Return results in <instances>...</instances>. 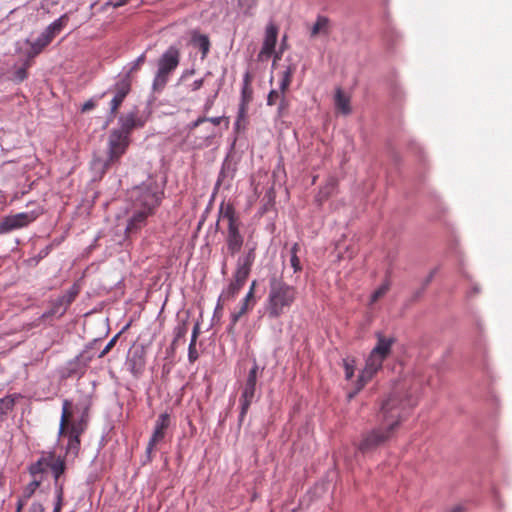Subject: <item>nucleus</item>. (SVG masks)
I'll use <instances>...</instances> for the list:
<instances>
[{
	"mask_svg": "<svg viewBox=\"0 0 512 512\" xmlns=\"http://www.w3.org/2000/svg\"><path fill=\"white\" fill-rule=\"evenodd\" d=\"M414 405L412 399L403 398L399 392H393L381 403L377 414L379 426L362 435L358 450L363 454L370 453L389 441L401 423L405 409Z\"/></svg>",
	"mask_w": 512,
	"mask_h": 512,
	"instance_id": "1",
	"label": "nucleus"
},
{
	"mask_svg": "<svg viewBox=\"0 0 512 512\" xmlns=\"http://www.w3.org/2000/svg\"><path fill=\"white\" fill-rule=\"evenodd\" d=\"M296 287L286 283L282 277L269 278L268 295L264 303L265 314L269 319H278L286 313L296 300Z\"/></svg>",
	"mask_w": 512,
	"mask_h": 512,
	"instance_id": "2",
	"label": "nucleus"
},
{
	"mask_svg": "<svg viewBox=\"0 0 512 512\" xmlns=\"http://www.w3.org/2000/svg\"><path fill=\"white\" fill-rule=\"evenodd\" d=\"M377 344L368 356L365 367L360 372L356 381V388L349 392L347 397L351 400L355 395L363 389V387L373 378V376L381 369L386 357L390 354L391 347L395 342L393 337H386L381 333H377Z\"/></svg>",
	"mask_w": 512,
	"mask_h": 512,
	"instance_id": "3",
	"label": "nucleus"
},
{
	"mask_svg": "<svg viewBox=\"0 0 512 512\" xmlns=\"http://www.w3.org/2000/svg\"><path fill=\"white\" fill-rule=\"evenodd\" d=\"M164 185L159 184L154 177H149L140 185L133 187L129 191V199L132 203V209H142L154 213L160 205L163 197Z\"/></svg>",
	"mask_w": 512,
	"mask_h": 512,
	"instance_id": "4",
	"label": "nucleus"
},
{
	"mask_svg": "<svg viewBox=\"0 0 512 512\" xmlns=\"http://www.w3.org/2000/svg\"><path fill=\"white\" fill-rule=\"evenodd\" d=\"M220 219L227 221L225 244L228 254L233 257L241 251L244 245V234L242 233L243 223L231 203H221L219 207V217L216 223L217 226L219 225Z\"/></svg>",
	"mask_w": 512,
	"mask_h": 512,
	"instance_id": "5",
	"label": "nucleus"
},
{
	"mask_svg": "<svg viewBox=\"0 0 512 512\" xmlns=\"http://www.w3.org/2000/svg\"><path fill=\"white\" fill-rule=\"evenodd\" d=\"M131 139L113 129L110 131L107 141V158H96L92 162V169L103 176L113 165L120 163L121 157L126 153Z\"/></svg>",
	"mask_w": 512,
	"mask_h": 512,
	"instance_id": "6",
	"label": "nucleus"
},
{
	"mask_svg": "<svg viewBox=\"0 0 512 512\" xmlns=\"http://www.w3.org/2000/svg\"><path fill=\"white\" fill-rule=\"evenodd\" d=\"M181 53L177 46H169L157 60V71L152 82L155 92L162 91L169 81L170 76L180 63Z\"/></svg>",
	"mask_w": 512,
	"mask_h": 512,
	"instance_id": "7",
	"label": "nucleus"
},
{
	"mask_svg": "<svg viewBox=\"0 0 512 512\" xmlns=\"http://www.w3.org/2000/svg\"><path fill=\"white\" fill-rule=\"evenodd\" d=\"M47 468L51 470L55 487H58L59 478L66 470L65 456L57 455L54 450L42 451L40 458L29 465L28 471L33 478H39Z\"/></svg>",
	"mask_w": 512,
	"mask_h": 512,
	"instance_id": "8",
	"label": "nucleus"
},
{
	"mask_svg": "<svg viewBox=\"0 0 512 512\" xmlns=\"http://www.w3.org/2000/svg\"><path fill=\"white\" fill-rule=\"evenodd\" d=\"M296 71V64L290 63L285 70L281 73V80L279 83V89H271L267 96V105L274 106L276 101L280 100V105L277 106L276 117L283 118L287 115L290 101L286 96L289 86L292 82V76Z\"/></svg>",
	"mask_w": 512,
	"mask_h": 512,
	"instance_id": "9",
	"label": "nucleus"
},
{
	"mask_svg": "<svg viewBox=\"0 0 512 512\" xmlns=\"http://www.w3.org/2000/svg\"><path fill=\"white\" fill-rule=\"evenodd\" d=\"M99 340L95 339L88 343L83 351L79 353L75 358L68 361L65 367V376L72 377L75 375L84 374L88 364L96 357L95 349L98 345Z\"/></svg>",
	"mask_w": 512,
	"mask_h": 512,
	"instance_id": "10",
	"label": "nucleus"
},
{
	"mask_svg": "<svg viewBox=\"0 0 512 512\" xmlns=\"http://www.w3.org/2000/svg\"><path fill=\"white\" fill-rule=\"evenodd\" d=\"M132 81L129 76H118L114 85L109 89L110 92L114 93V96L110 102L109 118L115 117L117 110L123 103L126 96L131 91Z\"/></svg>",
	"mask_w": 512,
	"mask_h": 512,
	"instance_id": "11",
	"label": "nucleus"
},
{
	"mask_svg": "<svg viewBox=\"0 0 512 512\" xmlns=\"http://www.w3.org/2000/svg\"><path fill=\"white\" fill-rule=\"evenodd\" d=\"M256 249V243H246L245 250L236 260V267L233 275L247 280L256 260Z\"/></svg>",
	"mask_w": 512,
	"mask_h": 512,
	"instance_id": "12",
	"label": "nucleus"
},
{
	"mask_svg": "<svg viewBox=\"0 0 512 512\" xmlns=\"http://www.w3.org/2000/svg\"><path fill=\"white\" fill-rule=\"evenodd\" d=\"M38 216L39 214L35 211L21 212L6 216L0 222V234H6L13 230L24 228L34 222Z\"/></svg>",
	"mask_w": 512,
	"mask_h": 512,
	"instance_id": "13",
	"label": "nucleus"
},
{
	"mask_svg": "<svg viewBox=\"0 0 512 512\" xmlns=\"http://www.w3.org/2000/svg\"><path fill=\"white\" fill-rule=\"evenodd\" d=\"M169 425L170 415L168 413L160 414L155 422L153 433L146 447V455L148 461H151L152 459V452L155 446L164 440L166 429L169 427Z\"/></svg>",
	"mask_w": 512,
	"mask_h": 512,
	"instance_id": "14",
	"label": "nucleus"
},
{
	"mask_svg": "<svg viewBox=\"0 0 512 512\" xmlns=\"http://www.w3.org/2000/svg\"><path fill=\"white\" fill-rule=\"evenodd\" d=\"M146 364L145 348L142 345H133L127 354L125 365L127 369L134 375L139 376Z\"/></svg>",
	"mask_w": 512,
	"mask_h": 512,
	"instance_id": "15",
	"label": "nucleus"
},
{
	"mask_svg": "<svg viewBox=\"0 0 512 512\" xmlns=\"http://www.w3.org/2000/svg\"><path fill=\"white\" fill-rule=\"evenodd\" d=\"M154 213L142 210V209H132V214L127 221V225L125 228V235L127 238H132L137 235L143 227L146 226L147 220Z\"/></svg>",
	"mask_w": 512,
	"mask_h": 512,
	"instance_id": "16",
	"label": "nucleus"
},
{
	"mask_svg": "<svg viewBox=\"0 0 512 512\" xmlns=\"http://www.w3.org/2000/svg\"><path fill=\"white\" fill-rule=\"evenodd\" d=\"M118 124L119 127L113 128V130L122 133V135H126L128 136V138H130L132 131L135 128L143 127L145 122L138 116L137 110H133L125 115H121L118 118Z\"/></svg>",
	"mask_w": 512,
	"mask_h": 512,
	"instance_id": "17",
	"label": "nucleus"
},
{
	"mask_svg": "<svg viewBox=\"0 0 512 512\" xmlns=\"http://www.w3.org/2000/svg\"><path fill=\"white\" fill-rule=\"evenodd\" d=\"M255 391L256 383L246 381L240 397V414L238 419L239 426L242 425L244 418L249 410V407L253 402Z\"/></svg>",
	"mask_w": 512,
	"mask_h": 512,
	"instance_id": "18",
	"label": "nucleus"
},
{
	"mask_svg": "<svg viewBox=\"0 0 512 512\" xmlns=\"http://www.w3.org/2000/svg\"><path fill=\"white\" fill-rule=\"evenodd\" d=\"M277 33L278 29L275 25L269 24L266 27L265 38L260 53L258 55V58L260 60H263L264 57H269L274 52L277 41Z\"/></svg>",
	"mask_w": 512,
	"mask_h": 512,
	"instance_id": "19",
	"label": "nucleus"
},
{
	"mask_svg": "<svg viewBox=\"0 0 512 512\" xmlns=\"http://www.w3.org/2000/svg\"><path fill=\"white\" fill-rule=\"evenodd\" d=\"M256 301L251 298L250 295H245V297L241 300L239 310L231 313V322L227 328L228 333H233L234 326L240 320V318L246 314L250 309L253 308Z\"/></svg>",
	"mask_w": 512,
	"mask_h": 512,
	"instance_id": "20",
	"label": "nucleus"
},
{
	"mask_svg": "<svg viewBox=\"0 0 512 512\" xmlns=\"http://www.w3.org/2000/svg\"><path fill=\"white\" fill-rule=\"evenodd\" d=\"M246 280L233 275V280L224 288L219 296V302H227L233 300L243 288Z\"/></svg>",
	"mask_w": 512,
	"mask_h": 512,
	"instance_id": "21",
	"label": "nucleus"
},
{
	"mask_svg": "<svg viewBox=\"0 0 512 512\" xmlns=\"http://www.w3.org/2000/svg\"><path fill=\"white\" fill-rule=\"evenodd\" d=\"M191 44L201 51V59H205L210 51L211 43L209 37L193 31L191 35Z\"/></svg>",
	"mask_w": 512,
	"mask_h": 512,
	"instance_id": "22",
	"label": "nucleus"
},
{
	"mask_svg": "<svg viewBox=\"0 0 512 512\" xmlns=\"http://www.w3.org/2000/svg\"><path fill=\"white\" fill-rule=\"evenodd\" d=\"M334 104L337 110L343 115H349L352 112L350 97L346 95L341 88H337L334 97Z\"/></svg>",
	"mask_w": 512,
	"mask_h": 512,
	"instance_id": "23",
	"label": "nucleus"
},
{
	"mask_svg": "<svg viewBox=\"0 0 512 512\" xmlns=\"http://www.w3.org/2000/svg\"><path fill=\"white\" fill-rule=\"evenodd\" d=\"M51 42L52 39L47 35L45 31H43L35 41L29 42V40H27V43H29L31 47L29 56L33 57L38 55Z\"/></svg>",
	"mask_w": 512,
	"mask_h": 512,
	"instance_id": "24",
	"label": "nucleus"
},
{
	"mask_svg": "<svg viewBox=\"0 0 512 512\" xmlns=\"http://www.w3.org/2000/svg\"><path fill=\"white\" fill-rule=\"evenodd\" d=\"M68 307L69 306L64 302L61 296H59L55 300L51 301L50 310L44 312L41 318L45 319L48 317H52L54 315H58L59 317H61L62 315H64Z\"/></svg>",
	"mask_w": 512,
	"mask_h": 512,
	"instance_id": "25",
	"label": "nucleus"
},
{
	"mask_svg": "<svg viewBox=\"0 0 512 512\" xmlns=\"http://www.w3.org/2000/svg\"><path fill=\"white\" fill-rule=\"evenodd\" d=\"M68 22V16L66 14L62 15L55 21H53L50 25L45 28V32L47 35L53 40L56 35H58L62 29L66 26Z\"/></svg>",
	"mask_w": 512,
	"mask_h": 512,
	"instance_id": "26",
	"label": "nucleus"
},
{
	"mask_svg": "<svg viewBox=\"0 0 512 512\" xmlns=\"http://www.w3.org/2000/svg\"><path fill=\"white\" fill-rule=\"evenodd\" d=\"M68 22V16L66 14L62 15L55 21H53L50 25L45 28V32L47 35L53 40L56 35H58L62 29L66 26Z\"/></svg>",
	"mask_w": 512,
	"mask_h": 512,
	"instance_id": "27",
	"label": "nucleus"
},
{
	"mask_svg": "<svg viewBox=\"0 0 512 512\" xmlns=\"http://www.w3.org/2000/svg\"><path fill=\"white\" fill-rule=\"evenodd\" d=\"M320 33L325 35L329 33V19L321 15L317 17L316 22L313 24L310 31V37L314 38Z\"/></svg>",
	"mask_w": 512,
	"mask_h": 512,
	"instance_id": "28",
	"label": "nucleus"
},
{
	"mask_svg": "<svg viewBox=\"0 0 512 512\" xmlns=\"http://www.w3.org/2000/svg\"><path fill=\"white\" fill-rule=\"evenodd\" d=\"M81 433V430H78L75 426L72 427L69 441L67 444V454L72 453L76 455L80 448V438L79 435Z\"/></svg>",
	"mask_w": 512,
	"mask_h": 512,
	"instance_id": "29",
	"label": "nucleus"
},
{
	"mask_svg": "<svg viewBox=\"0 0 512 512\" xmlns=\"http://www.w3.org/2000/svg\"><path fill=\"white\" fill-rule=\"evenodd\" d=\"M187 332H188V322L187 321L179 322L175 326V328L173 330L174 338L171 343L172 350L176 349L179 341L186 336Z\"/></svg>",
	"mask_w": 512,
	"mask_h": 512,
	"instance_id": "30",
	"label": "nucleus"
},
{
	"mask_svg": "<svg viewBox=\"0 0 512 512\" xmlns=\"http://www.w3.org/2000/svg\"><path fill=\"white\" fill-rule=\"evenodd\" d=\"M15 399V395H8L0 399V422L3 421L5 416L13 409Z\"/></svg>",
	"mask_w": 512,
	"mask_h": 512,
	"instance_id": "31",
	"label": "nucleus"
},
{
	"mask_svg": "<svg viewBox=\"0 0 512 512\" xmlns=\"http://www.w3.org/2000/svg\"><path fill=\"white\" fill-rule=\"evenodd\" d=\"M42 479L43 477L33 478V480L24 487L22 496L25 500H28L33 496L35 491L41 485Z\"/></svg>",
	"mask_w": 512,
	"mask_h": 512,
	"instance_id": "32",
	"label": "nucleus"
},
{
	"mask_svg": "<svg viewBox=\"0 0 512 512\" xmlns=\"http://www.w3.org/2000/svg\"><path fill=\"white\" fill-rule=\"evenodd\" d=\"M391 282L389 279H386L371 295L370 303L373 304L377 302L381 297H383L390 289Z\"/></svg>",
	"mask_w": 512,
	"mask_h": 512,
	"instance_id": "33",
	"label": "nucleus"
},
{
	"mask_svg": "<svg viewBox=\"0 0 512 512\" xmlns=\"http://www.w3.org/2000/svg\"><path fill=\"white\" fill-rule=\"evenodd\" d=\"M145 60L146 54L142 53L132 63H130L128 70L122 76H129V78L132 79V74L136 73L140 69L141 65L144 64Z\"/></svg>",
	"mask_w": 512,
	"mask_h": 512,
	"instance_id": "34",
	"label": "nucleus"
},
{
	"mask_svg": "<svg viewBox=\"0 0 512 512\" xmlns=\"http://www.w3.org/2000/svg\"><path fill=\"white\" fill-rule=\"evenodd\" d=\"M298 251H299V244L294 243L290 249V253H291L290 264L295 273L300 272L302 270L300 260L297 256Z\"/></svg>",
	"mask_w": 512,
	"mask_h": 512,
	"instance_id": "35",
	"label": "nucleus"
},
{
	"mask_svg": "<svg viewBox=\"0 0 512 512\" xmlns=\"http://www.w3.org/2000/svg\"><path fill=\"white\" fill-rule=\"evenodd\" d=\"M72 403L69 400L63 401V407H62V415L60 420V427H59V435H62L64 432L65 425L67 423L68 417H69V409L71 407Z\"/></svg>",
	"mask_w": 512,
	"mask_h": 512,
	"instance_id": "36",
	"label": "nucleus"
},
{
	"mask_svg": "<svg viewBox=\"0 0 512 512\" xmlns=\"http://www.w3.org/2000/svg\"><path fill=\"white\" fill-rule=\"evenodd\" d=\"M78 294H79V287L76 284H74L63 295H61V298L64 300V302L68 306H70Z\"/></svg>",
	"mask_w": 512,
	"mask_h": 512,
	"instance_id": "37",
	"label": "nucleus"
},
{
	"mask_svg": "<svg viewBox=\"0 0 512 512\" xmlns=\"http://www.w3.org/2000/svg\"><path fill=\"white\" fill-rule=\"evenodd\" d=\"M343 366H344V372H345V378L347 380H350L355 371V361L354 359L346 358L343 359Z\"/></svg>",
	"mask_w": 512,
	"mask_h": 512,
	"instance_id": "38",
	"label": "nucleus"
},
{
	"mask_svg": "<svg viewBox=\"0 0 512 512\" xmlns=\"http://www.w3.org/2000/svg\"><path fill=\"white\" fill-rule=\"evenodd\" d=\"M247 110H248L247 104H241V103L239 104L237 120L235 122L236 129H239L241 121H244L246 119Z\"/></svg>",
	"mask_w": 512,
	"mask_h": 512,
	"instance_id": "39",
	"label": "nucleus"
},
{
	"mask_svg": "<svg viewBox=\"0 0 512 512\" xmlns=\"http://www.w3.org/2000/svg\"><path fill=\"white\" fill-rule=\"evenodd\" d=\"M27 76V65L25 64L22 67H19L15 70L13 80L16 82H22L27 78Z\"/></svg>",
	"mask_w": 512,
	"mask_h": 512,
	"instance_id": "40",
	"label": "nucleus"
},
{
	"mask_svg": "<svg viewBox=\"0 0 512 512\" xmlns=\"http://www.w3.org/2000/svg\"><path fill=\"white\" fill-rule=\"evenodd\" d=\"M251 99H252V89L250 87H247V85H243V87L241 89L240 103L249 105Z\"/></svg>",
	"mask_w": 512,
	"mask_h": 512,
	"instance_id": "41",
	"label": "nucleus"
},
{
	"mask_svg": "<svg viewBox=\"0 0 512 512\" xmlns=\"http://www.w3.org/2000/svg\"><path fill=\"white\" fill-rule=\"evenodd\" d=\"M120 333L116 334L114 337L110 339V341L106 344L103 350L97 355L98 358H103L106 354H108L111 349L115 346L117 339Z\"/></svg>",
	"mask_w": 512,
	"mask_h": 512,
	"instance_id": "42",
	"label": "nucleus"
},
{
	"mask_svg": "<svg viewBox=\"0 0 512 512\" xmlns=\"http://www.w3.org/2000/svg\"><path fill=\"white\" fill-rule=\"evenodd\" d=\"M55 488H56L57 501L55 503L53 512H61L62 499H63V487H62V485H58V487H55Z\"/></svg>",
	"mask_w": 512,
	"mask_h": 512,
	"instance_id": "43",
	"label": "nucleus"
},
{
	"mask_svg": "<svg viewBox=\"0 0 512 512\" xmlns=\"http://www.w3.org/2000/svg\"><path fill=\"white\" fill-rule=\"evenodd\" d=\"M199 357V354L196 349V342L190 341L188 347V360L190 363H194Z\"/></svg>",
	"mask_w": 512,
	"mask_h": 512,
	"instance_id": "44",
	"label": "nucleus"
},
{
	"mask_svg": "<svg viewBox=\"0 0 512 512\" xmlns=\"http://www.w3.org/2000/svg\"><path fill=\"white\" fill-rule=\"evenodd\" d=\"M257 0H238L239 6L247 14L256 6Z\"/></svg>",
	"mask_w": 512,
	"mask_h": 512,
	"instance_id": "45",
	"label": "nucleus"
},
{
	"mask_svg": "<svg viewBox=\"0 0 512 512\" xmlns=\"http://www.w3.org/2000/svg\"><path fill=\"white\" fill-rule=\"evenodd\" d=\"M218 91H216L213 95L207 97L205 100V103L203 105V112L206 114L210 111V109L213 107L215 99L217 98Z\"/></svg>",
	"mask_w": 512,
	"mask_h": 512,
	"instance_id": "46",
	"label": "nucleus"
},
{
	"mask_svg": "<svg viewBox=\"0 0 512 512\" xmlns=\"http://www.w3.org/2000/svg\"><path fill=\"white\" fill-rule=\"evenodd\" d=\"M258 371H259V367H258L257 363L254 362L253 366L251 367V369L248 373V377H247L246 381L256 383L257 377H258Z\"/></svg>",
	"mask_w": 512,
	"mask_h": 512,
	"instance_id": "47",
	"label": "nucleus"
},
{
	"mask_svg": "<svg viewBox=\"0 0 512 512\" xmlns=\"http://www.w3.org/2000/svg\"><path fill=\"white\" fill-rule=\"evenodd\" d=\"M436 271L437 269H433L428 275L427 277L423 280V284H422V288L421 290L417 293V296L421 295V293L426 289V287L432 282L435 274H436Z\"/></svg>",
	"mask_w": 512,
	"mask_h": 512,
	"instance_id": "48",
	"label": "nucleus"
},
{
	"mask_svg": "<svg viewBox=\"0 0 512 512\" xmlns=\"http://www.w3.org/2000/svg\"><path fill=\"white\" fill-rule=\"evenodd\" d=\"M206 122V116H200L195 121L188 124L187 128L189 131H193L195 128H197L202 123Z\"/></svg>",
	"mask_w": 512,
	"mask_h": 512,
	"instance_id": "49",
	"label": "nucleus"
},
{
	"mask_svg": "<svg viewBox=\"0 0 512 512\" xmlns=\"http://www.w3.org/2000/svg\"><path fill=\"white\" fill-rule=\"evenodd\" d=\"M204 85V78L197 79L191 83L188 88L190 91H198Z\"/></svg>",
	"mask_w": 512,
	"mask_h": 512,
	"instance_id": "50",
	"label": "nucleus"
},
{
	"mask_svg": "<svg viewBox=\"0 0 512 512\" xmlns=\"http://www.w3.org/2000/svg\"><path fill=\"white\" fill-rule=\"evenodd\" d=\"M29 512H45V509L41 503L34 502L31 504Z\"/></svg>",
	"mask_w": 512,
	"mask_h": 512,
	"instance_id": "51",
	"label": "nucleus"
},
{
	"mask_svg": "<svg viewBox=\"0 0 512 512\" xmlns=\"http://www.w3.org/2000/svg\"><path fill=\"white\" fill-rule=\"evenodd\" d=\"M95 105L96 104H95L94 100H92V99L86 101L82 106V112L92 110L95 107Z\"/></svg>",
	"mask_w": 512,
	"mask_h": 512,
	"instance_id": "52",
	"label": "nucleus"
},
{
	"mask_svg": "<svg viewBox=\"0 0 512 512\" xmlns=\"http://www.w3.org/2000/svg\"><path fill=\"white\" fill-rule=\"evenodd\" d=\"M199 333H200V325H199V323H196L193 327L192 336H191L190 341L196 342Z\"/></svg>",
	"mask_w": 512,
	"mask_h": 512,
	"instance_id": "53",
	"label": "nucleus"
},
{
	"mask_svg": "<svg viewBox=\"0 0 512 512\" xmlns=\"http://www.w3.org/2000/svg\"><path fill=\"white\" fill-rule=\"evenodd\" d=\"M206 122H210L213 125L218 126L222 122V117L221 116H218V117H206Z\"/></svg>",
	"mask_w": 512,
	"mask_h": 512,
	"instance_id": "54",
	"label": "nucleus"
},
{
	"mask_svg": "<svg viewBox=\"0 0 512 512\" xmlns=\"http://www.w3.org/2000/svg\"><path fill=\"white\" fill-rule=\"evenodd\" d=\"M256 286H257V281L253 280L246 295H250L251 298L255 299L254 294H255Z\"/></svg>",
	"mask_w": 512,
	"mask_h": 512,
	"instance_id": "55",
	"label": "nucleus"
},
{
	"mask_svg": "<svg viewBox=\"0 0 512 512\" xmlns=\"http://www.w3.org/2000/svg\"><path fill=\"white\" fill-rule=\"evenodd\" d=\"M26 502H27V500H25L23 498V496L21 498H19L16 503V511L22 512L23 507L25 506Z\"/></svg>",
	"mask_w": 512,
	"mask_h": 512,
	"instance_id": "56",
	"label": "nucleus"
},
{
	"mask_svg": "<svg viewBox=\"0 0 512 512\" xmlns=\"http://www.w3.org/2000/svg\"><path fill=\"white\" fill-rule=\"evenodd\" d=\"M51 250V246H46L44 249H42L39 253L40 258L46 257Z\"/></svg>",
	"mask_w": 512,
	"mask_h": 512,
	"instance_id": "57",
	"label": "nucleus"
},
{
	"mask_svg": "<svg viewBox=\"0 0 512 512\" xmlns=\"http://www.w3.org/2000/svg\"><path fill=\"white\" fill-rule=\"evenodd\" d=\"M129 0H116L115 2L111 3L113 7L118 8L121 6H124Z\"/></svg>",
	"mask_w": 512,
	"mask_h": 512,
	"instance_id": "58",
	"label": "nucleus"
},
{
	"mask_svg": "<svg viewBox=\"0 0 512 512\" xmlns=\"http://www.w3.org/2000/svg\"><path fill=\"white\" fill-rule=\"evenodd\" d=\"M195 73V70L194 69H189V70H186L183 72L182 76H181V79H184L188 76H191Z\"/></svg>",
	"mask_w": 512,
	"mask_h": 512,
	"instance_id": "59",
	"label": "nucleus"
},
{
	"mask_svg": "<svg viewBox=\"0 0 512 512\" xmlns=\"http://www.w3.org/2000/svg\"><path fill=\"white\" fill-rule=\"evenodd\" d=\"M223 303L224 302H219V300L217 301V305L215 307V311H214V314L216 315L218 312L220 313L222 310H223Z\"/></svg>",
	"mask_w": 512,
	"mask_h": 512,
	"instance_id": "60",
	"label": "nucleus"
},
{
	"mask_svg": "<svg viewBox=\"0 0 512 512\" xmlns=\"http://www.w3.org/2000/svg\"><path fill=\"white\" fill-rule=\"evenodd\" d=\"M464 511V507L462 505H456L455 507H453L451 509L450 512H463Z\"/></svg>",
	"mask_w": 512,
	"mask_h": 512,
	"instance_id": "61",
	"label": "nucleus"
},
{
	"mask_svg": "<svg viewBox=\"0 0 512 512\" xmlns=\"http://www.w3.org/2000/svg\"><path fill=\"white\" fill-rule=\"evenodd\" d=\"M249 83H250V75H249V73L247 72V73L244 75V83H243V85H247V87H250V86H249Z\"/></svg>",
	"mask_w": 512,
	"mask_h": 512,
	"instance_id": "62",
	"label": "nucleus"
},
{
	"mask_svg": "<svg viewBox=\"0 0 512 512\" xmlns=\"http://www.w3.org/2000/svg\"><path fill=\"white\" fill-rule=\"evenodd\" d=\"M226 268H227V264H226V262H223L222 269H221V272H222L223 275L226 274Z\"/></svg>",
	"mask_w": 512,
	"mask_h": 512,
	"instance_id": "63",
	"label": "nucleus"
},
{
	"mask_svg": "<svg viewBox=\"0 0 512 512\" xmlns=\"http://www.w3.org/2000/svg\"><path fill=\"white\" fill-rule=\"evenodd\" d=\"M16 512H19V511H16Z\"/></svg>",
	"mask_w": 512,
	"mask_h": 512,
	"instance_id": "64",
	"label": "nucleus"
}]
</instances>
